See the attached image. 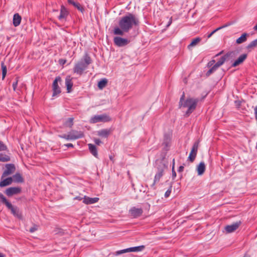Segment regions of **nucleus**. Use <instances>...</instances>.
Masks as SVG:
<instances>
[{
    "label": "nucleus",
    "mask_w": 257,
    "mask_h": 257,
    "mask_svg": "<svg viewBox=\"0 0 257 257\" xmlns=\"http://www.w3.org/2000/svg\"><path fill=\"white\" fill-rule=\"evenodd\" d=\"M66 147H73V145L72 144H71V143H69V144H66L65 145Z\"/></svg>",
    "instance_id": "3c124183"
},
{
    "label": "nucleus",
    "mask_w": 257,
    "mask_h": 257,
    "mask_svg": "<svg viewBox=\"0 0 257 257\" xmlns=\"http://www.w3.org/2000/svg\"><path fill=\"white\" fill-rule=\"evenodd\" d=\"M11 160L10 157L6 154L0 153V162H6L10 161Z\"/></svg>",
    "instance_id": "cd10ccee"
},
{
    "label": "nucleus",
    "mask_w": 257,
    "mask_h": 257,
    "mask_svg": "<svg viewBox=\"0 0 257 257\" xmlns=\"http://www.w3.org/2000/svg\"><path fill=\"white\" fill-rule=\"evenodd\" d=\"M163 172H164L163 169H159L158 172L155 175L154 182L151 185V188H153V189L155 190L156 189V188L155 187V184L156 183L160 181L161 178L163 176Z\"/></svg>",
    "instance_id": "2eb2a0df"
},
{
    "label": "nucleus",
    "mask_w": 257,
    "mask_h": 257,
    "mask_svg": "<svg viewBox=\"0 0 257 257\" xmlns=\"http://www.w3.org/2000/svg\"><path fill=\"white\" fill-rule=\"evenodd\" d=\"M68 2L69 4H72V5H73L75 7H76L78 10L80 11H82L83 10V8L82 7L80 6V5L77 3H76L75 2H74L72 0H68Z\"/></svg>",
    "instance_id": "7c9ffc66"
},
{
    "label": "nucleus",
    "mask_w": 257,
    "mask_h": 257,
    "mask_svg": "<svg viewBox=\"0 0 257 257\" xmlns=\"http://www.w3.org/2000/svg\"><path fill=\"white\" fill-rule=\"evenodd\" d=\"M210 68V69L206 73V75L207 76H210L211 74L214 72L219 68V67L215 64L212 67Z\"/></svg>",
    "instance_id": "c85d7f7f"
},
{
    "label": "nucleus",
    "mask_w": 257,
    "mask_h": 257,
    "mask_svg": "<svg viewBox=\"0 0 257 257\" xmlns=\"http://www.w3.org/2000/svg\"><path fill=\"white\" fill-rule=\"evenodd\" d=\"M198 146L199 142L197 141L194 144L192 147L191 152L188 158V160L190 161L191 162H193L196 157Z\"/></svg>",
    "instance_id": "0eeeda50"
},
{
    "label": "nucleus",
    "mask_w": 257,
    "mask_h": 257,
    "mask_svg": "<svg viewBox=\"0 0 257 257\" xmlns=\"http://www.w3.org/2000/svg\"><path fill=\"white\" fill-rule=\"evenodd\" d=\"M257 47V39L251 42L247 46L246 48L250 50Z\"/></svg>",
    "instance_id": "473e14b6"
},
{
    "label": "nucleus",
    "mask_w": 257,
    "mask_h": 257,
    "mask_svg": "<svg viewBox=\"0 0 257 257\" xmlns=\"http://www.w3.org/2000/svg\"><path fill=\"white\" fill-rule=\"evenodd\" d=\"M90 63H91L90 57L87 54H85L82 59L75 64L73 72L81 75Z\"/></svg>",
    "instance_id": "7ed1b4c3"
},
{
    "label": "nucleus",
    "mask_w": 257,
    "mask_h": 257,
    "mask_svg": "<svg viewBox=\"0 0 257 257\" xmlns=\"http://www.w3.org/2000/svg\"><path fill=\"white\" fill-rule=\"evenodd\" d=\"M143 211L142 208H138L135 207L131 208L129 210L130 215L133 218H137L140 217L143 213Z\"/></svg>",
    "instance_id": "f8f14e48"
},
{
    "label": "nucleus",
    "mask_w": 257,
    "mask_h": 257,
    "mask_svg": "<svg viewBox=\"0 0 257 257\" xmlns=\"http://www.w3.org/2000/svg\"><path fill=\"white\" fill-rule=\"evenodd\" d=\"M145 248V246L140 245L138 246L132 247L130 249L131 252H139L143 250Z\"/></svg>",
    "instance_id": "72a5a7b5"
},
{
    "label": "nucleus",
    "mask_w": 257,
    "mask_h": 257,
    "mask_svg": "<svg viewBox=\"0 0 257 257\" xmlns=\"http://www.w3.org/2000/svg\"><path fill=\"white\" fill-rule=\"evenodd\" d=\"M21 22V17L19 14H15L13 17V25L15 27L18 26Z\"/></svg>",
    "instance_id": "4be33fe9"
},
{
    "label": "nucleus",
    "mask_w": 257,
    "mask_h": 257,
    "mask_svg": "<svg viewBox=\"0 0 257 257\" xmlns=\"http://www.w3.org/2000/svg\"><path fill=\"white\" fill-rule=\"evenodd\" d=\"M131 249V247H130V248H127L125 249L126 252H131V250H130V249Z\"/></svg>",
    "instance_id": "5fc2aeb1"
},
{
    "label": "nucleus",
    "mask_w": 257,
    "mask_h": 257,
    "mask_svg": "<svg viewBox=\"0 0 257 257\" xmlns=\"http://www.w3.org/2000/svg\"><path fill=\"white\" fill-rule=\"evenodd\" d=\"M174 165H175V160H173V167H172V177L174 179L176 177V173L174 170Z\"/></svg>",
    "instance_id": "ea45409f"
},
{
    "label": "nucleus",
    "mask_w": 257,
    "mask_h": 257,
    "mask_svg": "<svg viewBox=\"0 0 257 257\" xmlns=\"http://www.w3.org/2000/svg\"><path fill=\"white\" fill-rule=\"evenodd\" d=\"M171 140V137L169 135L166 134L164 136V141L163 144L165 145V146L167 147L169 144V142Z\"/></svg>",
    "instance_id": "c9c22d12"
},
{
    "label": "nucleus",
    "mask_w": 257,
    "mask_h": 257,
    "mask_svg": "<svg viewBox=\"0 0 257 257\" xmlns=\"http://www.w3.org/2000/svg\"><path fill=\"white\" fill-rule=\"evenodd\" d=\"M99 200L97 197L90 198L86 196L83 197V202L86 204H92L96 203Z\"/></svg>",
    "instance_id": "dca6fc26"
},
{
    "label": "nucleus",
    "mask_w": 257,
    "mask_h": 257,
    "mask_svg": "<svg viewBox=\"0 0 257 257\" xmlns=\"http://www.w3.org/2000/svg\"><path fill=\"white\" fill-rule=\"evenodd\" d=\"M61 81V78L60 77H57L53 83V96H57L58 94L60 93L61 89L58 85V82Z\"/></svg>",
    "instance_id": "9d476101"
},
{
    "label": "nucleus",
    "mask_w": 257,
    "mask_h": 257,
    "mask_svg": "<svg viewBox=\"0 0 257 257\" xmlns=\"http://www.w3.org/2000/svg\"><path fill=\"white\" fill-rule=\"evenodd\" d=\"M201 41V38L199 37L193 39L191 43L188 45V48H190L191 47H194L196 46L198 43H199Z\"/></svg>",
    "instance_id": "2f4dec72"
},
{
    "label": "nucleus",
    "mask_w": 257,
    "mask_h": 257,
    "mask_svg": "<svg viewBox=\"0 0 257 257\" xmlns=\"http://www.w3.org/2000/svg\"><path fill=\"white\" fill-rule=\"evenodd\" d=\"M247 57V54H243L241 55L232 64V67H236L242 63Z\"/></svg>",
    "instance_id": "f3484780"
},
{
    "label": "nucleus",
    "mask_w": 257,
    "mask_h": 257,
    "mask_svg": "<svg viewBox=\"0 0 257 257\" xmlns=\"http://www.w3.org/2000/svg\"><path fill=\"white\" fill-rule=\"evenodd\" d=\"M124 253H126L125 249H122L120 250H118L116 252L117 254H120Z\"/></svg>",
    "instance_id": "c03bdc74"
},
{
    "label": "nucleus",
    "mask_w": 257,
    "mask_h": 257,
    "mask_svg": "<svg viewBox=\"0 0 257 257\" xmlns=\"http://www.w3.org/2000/svg\"><path fill=\"white\" fill-rule=\"evenodd\" d=\"M5 256H6V255L0 252V257H5Z\"/></svg>",
    "instance_id": "4d7b16f0"
},
{
    "label": "nucleus",
    "mask_w": 257,
    "mask_h": 257,
    "mask_svg": "<svg viewBox=\"0 0 257 257\" xmlns=\"http://www.w3.org/2000/svg\"><path fill=\"white\" fill-rule=\"evenodd\" d=\"M110 134V131L107 129H103L97 132V135L100 137L107 138Z\"/></svg>",
    "instance_id": "393cba45"
},
{
    "label": "nucleus",
    "mask_w": 257,
    "mask_h": 257,
    "mask_svg": "<svg viewBox=\"0 0 257 257\" xmlns=\"http://www.w3.org/2000/svg\"><path fill=\"white\" fill-rule=\"evenodd\" d=\"M183 170H184V166H181L179 167L178 171L179 172H182L183 171Z\"/></svg>",
    "instance_id": "de8ad7c7"
},
{
    "label": "nucleus",
    "mask_w": 257,
    "mask_h": 257,
    "mask_svg": "<svg viewBox=\"0 0 257 257\" xmlns=\"http://www.w3.org/2000/svg\"><path fill=\"white\" fill-rule=\"evenodd\" d=\"M253 29H254V30H256V31H257V25H255V26L254 27V28H253Z\"/></svg>",
    "instance_id": "bf43d9fd"
},
{
    "label": "nucleus",
    "mask_w": 257,
    "mask_h": 257,
    "mask_svg": "<svg viewBox=\"0 0 257 257\" xmlns=\"http://www.w3.org/2000/svg\"><path fill=\"white\" fill-rule=\"evenodd\" d=\"M6 170L2 174V178L8 176L15 172L16 167L13 164H8L5 165Z\"/></svg>",
    "instance_id": "6e6552de"
},
{
    "label": "nucleus",
    "mask_w": 257,
    "mask_h": 257,
    "mask_svg": "<svg viewBox=\"0 0 257 257\" xmlns=\"http://www.w3.org/2000/svg\"><path fill=\"white\" fill-rule=\"evenodd\" d=\"M230 25H231V23H228V24H225V25H223V26H221V27H219L217 28V29H216L215 30H214V31H212L210 34H209L208 35L207 38H210V37L212 36V35H213V34H214L216 32H217V31H218V30H221V29H223V28H225V27H227V26H230Z\"/></svg>",
    "instance_id": "c756f323"
},
{
    "label": "nucleus",
    "mask_w": 257,
    "mask_h": 257,
    "mask_svg": "<svg viewBox=\"0 0 257 257\" xmlns=\"http://www.w3.org/2000/svg\"><path fill=\"white\" fill-rule=\"evenodd\" d=\"M232 54H233L234 52H232L228 53L226 55L222 56L221 57V58L220 59V60L215 64L219 67L220 66H221L224 63V62L225 61L226 59L229 56H230Z\"/></svg>",
    "instance_id": "a211bd4d"
},
{
    "label": "nucleus",
    "mask_w": 257,
    "mask_h": 257,
    "mask_svg": "<svg viewBox=\"0 0 257 257\" xmlns=\"http://www.w3.org/2000/svg\"><path fill=\"white\" fill-rule=\"evenodd\" d=\"M184 98L185 93L183 92L180 98L179 106V107L187 108L185 115L188 116L196 109L197 104L199 101V99L188 97L185 100Z\"/></svg>",
    "instance_id": "f03ea898"
},
{
    "label": "nucleus",
    "mask_w": 257,
    "mask_h": 257,
    "mask_svg": "<svg viewBox=\"0 0 257 257\" xmlns=\"http://www.w3.org/2000/svg\"><path fill=\"white\" fill-rule=\"evenodd\" d=\"M89 149L91 153L95 157H97L98 154H97V151L96 149V148L95 145L89 144L88 145Z\"/></svg>",
    "instance_id": "a878e982"
},
{
    "label": "nucleus",
    "mask_w": 257,
    "mask_h": 257,
    "mask_svg": "<svg viewBox=\"0 0 257 257\" xmlns=\"http://www.w3.org/2000/svg\"><path fill=\"white\" fill-rule=\"evenodd\" d=\"M223 53V51H221L220 52H219V53L217 54L214 57H216L218 56H219L220 55H221L222 53Z\"/></svg>",
    "instance_id": "6e6d98bb"
},
{
    "label": "nucleus",
    "mask_w": 257,
    "mask_h": 257,
    "mask_svg": "<svg viewBox=\"0 0 257 257\" xmlns=\"http://www.w3.org/2000/svg\"><path fill=\"white\" fill-rule=\"evenodd\" d=\"M21 192L20 187H10L6 190V194L8 196H12L13 195L18 194Z\"/></svg>",
    "instance_id": "4468645a"
},
{
    "label": "nucleus",
    "mask_w": 257,
    "mask_h": 257,
    "mask_svg": "<svg viewBox=\"0 0 257 257\" xmlns=\"http://www.w3.org/2000/svg\"><path fill=\"white\" fill-rule=\"evenodd\" d=\"M12 177H8L0 182V187H3L11 185L13 182Z\"/></svg>",
    "instance_id": "412c9836"
},
{
    "label": "nucleus",
    "mask_w": 257,
    "mask_h": 257,
    "mask_svg": "<svg viewBox=\"0 0 257 257\" xmlns=\"http://www.w3.org/2000/svg\"><path fill=\"white\" fill-rule=\"evenodd\" d=\"M241 223V222L240 221H237L231 225H226L224 229L227 233L233 232L239 227Z\"/></svg>",
    "instance_id": "1a4fd4ad"
},
{
    "label": "nucleus",
    "mask_w": 257,
    "mask_h": 257,
    "mask_svg": "<svg viewBox=\"0 0 257 257\" xmlns=\"http://www.w3.org/2000/svg\"><path fill=\"white\" fill-rule=\"evenodd\" d=\"M12 178L13 181L16 183H23L24 182V179L21 174L19 173H17L14 175Z\"/></svg>",
    "instance_id": "5701e85b"
},
{
    "label": "nucleus",
    "mask_w": 257,
    "mask_h": 257,
    "mask_svg": "<svg viewBox=\"0 0 257 257\" xmlns=\"http://www.w3.org/2000/svg\"><path fill=\"white\" fill-rule=\"evenodd\" d=\"M243 257H250V256L248 254H245L243 256Z\"/></svg>",
    "instance_id": "13d9d810"
},
{
    "label": "nucleus",
    "mask_w": 257,
    "mask_h": 257,
    "mask_svg": "<svg viewBox=\"0 0 257 257\" xmlns=\"http://www.w3.org/2000/svg\"><path fill=\"white\" fill-rule=\"evenodd\" d=\"M171 191H172V186H170L169 189H168V190L165 192V197L166 198L168 197L170 195Z\"/></svg>",
    "instance_id": "a19ab883"
},
{
    "label": "nucleus",
    "mask_w": 257,
    "mask_h": 257,
    "mask_svg": "<svg viewBox=\"0 0 257 257\" xmlns=\"http://www.w3.org/2000/svg\"><path fill=\"white\" fill-rule=\"evenodd\" d=\"M215 60H212L211 61H209L208 64H207V67H212L215 64Z\"/></svg>",
    "instance_id": "79ce46f5"
},
{
    "label": "nucleus",
    "mask_w": 257,
    "mask_h": 257,
    "mask_svg": "<svg viewBox=\"0 0 257 257\" xmlns=\"http://www.w3.org/2000/svg\"><path fill=\"white\" fill-rule=\"evenodd\" d=\"M0 201H1L3 203L5 204L6 206L9 204V202L7 200L6 197L4 196L3 194L0 193Z\"/></svg>",
    "instance_id": "4c0bfd02"
},
{
    "label": "nucleus",
    "mask_w": 257,
    "mask_h": 257,
    "mask_svg": "<svg viewBox=\"0 0 257 257\" xmlns=\"http://www.w3.org/2000/svg\"><path fill=\"white\" fill-rule=\"evenodd\" d=\"M2 79H4L7 74V67L4 65V63H2Z\"/></svg>",
    "instance_id": "e433bc0d"
},
{
    "label": "nucleus",
    "mask_w": 257,
    "mask_h": 257,
    "mask_svg": "<svg viewBox=\"0 0 257 257\" xmlns=\"http://www.w3.org/2000/svg\"><path fill=\"white\" fill-rule=\"evenodd\" d=\"M107 83V80L106 79H103L99 81L98 83L97 86L100 89H102L104 88Z\"/></svg>",
    "instance_id": "bb28decb"
},
{
    "label": "nucleus",
    "mask_w": 257,
    "mask_h": 257,
    "mask_svg": "<svg viewBox=\"0 0 257 257\" xmlns=\"http://www.w3.org/2000/svg\"><path fill=\"white\" fill-rule=\"evenodd\" d=\"M139 20L135 15L127 13L121 17L118 21V27L114 28L113 33L115 35L123 36L124 33L128 32L134 27L139 25Z\"/></svg>",
    "instance_id": "f257e3e1"
},
{
    "label": "nucleus",
    "mask_w": 257,
    "mask_h": 257,
    "mask_svg": "<svg viewBox=\"0 0 257 257\" xmlns=\"http://www.w3.org/2000/svg\"><path fill=\"white\" fill-rule=\"evenodd\" d=\"M248 36V34L247 33H244L242 34V35L236 40V43L238 44H240L245 42Z\"/></svg>",
    "instance_id": "b1692460"
},
{
    "label": "nucleus",
    "mask_w": 257,
    "mask_h": 257,
    "mask_svg": "<svg viewBox=\"0 0 257 257\" xmlns=\"http://www.w3.org/2000/svg\"><path fill=\"white\" fill-rule=\"evenodd\" d=\"M254 114H255V117L256 120H257V106H256L254 108Z\"/></svg>",
    "instance_id": "8fccbe9b"
},
{
    "label": "nucleus",
    "mask_w": 257,
    "mask_h": 257,
    "mask_svg": "<svg viewBox=\"0 0 257 257\" xmlns=\"http://www.w3.org/2000/svg\"><path fill=\"white\" fill-rule=\"evenodd\" d=\"M69 15L67 9L63 5L61 6L60 14L58 17L59 20L61 21H65L67 17Z\"/></svg>",
    "instance_id": "ddd939ff"
},
{
    "label": "nucleus",
    "mask_w": 257,
    "mask_h": 257,
    "mask_svg": "<svg viewBox=\"0 0 257 257\" xmlns=\"http://www.w3.org/2000/svg\"><path fill=\"white\" fill-rule=\"evenodd\" d=\"M113 42L114 44L118 47L125 46L130 43V41L127 39L118 36L113 38Z\"/></svg>",
    "instance_id": "423d86ee"
},
{
    "label": "nucleus",
    "mask_w": 257,
    "mask_h": 257,
    "mask_svg": "<svg viewBox=\"0 0 257 257\" xmlns=\"http://www.w3.org/2000/svg\"><path fill=\"white\" fill-rule=\"evenodd\" d=\"M18 82L17 81H16L13 83V87L14 90H16Z\"/></svg>",
    "instance_id": "49530a36"
},
{
    "label": "nucleus",
    "mask_w": 257,
    "mask_h": 257,
    "mask_svg": "<svg viewBox=\"0 0 257 257\" xmlns=\"http://www.w3.org/2000/svg\"><path fill=\"white\" fill-rule=\"evenodd\" d=\"M83 200V197H81V196H76L74 198V200Z\"/></svg>",
    "instance_id": "a18cd8bd"
},
{
    "label": "nucleus",
    "mask_w": 257,
    "mask_h": 257,
    "mask_svg": "<svg viewBox=\"0 0 257 257\" xmlns=\"http://www.w3.org/2000/svg\"><path fill=\"white\" fill-rule=\"evenodd\" d=\"M110 120V118L106 114L96 115L92 117L90 119V122L95 123L98 122H108Z\"/></svg>",
    "instance_id": "39448f33"
},
{
    "label": "nucleus",
    "mask_w": 257,
    "mask_h": 257,
    "mask_svg": "<svg viewBox=\"0 0 257 257\" xmlns=\"http://www.w3.org/2000/svg\"><path fill=\"white\" fill-rule=\"evenodd\" d=\"M84 134L81 131H77L76 130H72L67 134H64L60 136V137L63 138L66 140H75L83 138Z\"/></svg>",
    "instance_id": "20e7f679"
},
{
    "label": "nucleus",
    "mask_w": 257,
    "mask_h": 257,
    "mask_svg": "<svg viewBox=\"0 0 257 257\" xmlns=\"http://www.w3.org/2000/svg\"><path fill=\"white\" fill-rule=\"evenodd\" d=\"M37 228L36 227H32L30 229V231L31 232H34L35 231H36L37 230Z\"/></svg>",
    "instance_id": "09e8293b"
},
{
    "label": "nucleus",
    "mask_w": 257,
    "mask_h": 257,
    "mask_svg": "<svg viewBox=\"0 0 257 257\" xmlns=\"http://www.w3.org/2000/svg\"><path fill=\"white\" fill-rule=\"evenodd\" d=\"M171 23H172V18H171L170 19V20H169V21L168 22V24L167 25V27H169L171 24Z\"/></svg>",
    "instance_id": "864d4df0"
},
{
    "label": "nucleus",
    "mask_w": 257,
    "mask_h": 257,
    "mask_svg": "<svg viewBox=\"0 0 257 257\" xmlns=\"http://www.w3.org/2000/svg\"><path fill=\"white\" fill-rule=\"evenodd\" d=\"M9 209H10L12 212V213L16 217L19 219H22V215L21 212L19 211V209L17 207L13 206L11 203H9L6 206Z\"/></svg>",
    "instance_id": "9b49d317"
},
{
    "label": "nucleus",
    "mask_w": 257,
    "mask_h": 257,
    "mask_svg": "<svg viewBox=\"0 0 257 257\" xmlns=\"http://www.w3.org/2000/svg\"><path fill=\"white\" fill-rule=\"evenodd\" d=\"M94 142L97 145H99L102 143L101 141L99 139H95L94 140Z\"/></svg>",
    "instance_id": "37998d69"
},
{
    "label": "nucleus",
    "mask_w": 257,
    "mask_h": 257,
    "mask_svg": "<svg viewBox=\"0 0 257 257\" xmlns=\"http://www.w3.org/2000/svg\"><path fill=\"white\" fill-rule=\"evenodd\" d=\"M65 84L67 87V90L68 92L71 91V88L73 86V83L72 82V78L70 76H67L65 79Z\"/></svg>",
    "instance_id": "aec40b11"
},
{
    "label": "nucleus",
    "mask_w": 257,
    "mask_h": 257,
    "mask_svg": "<svg viewBox=\"0 0 257 257\" xmlns=\"http://www.w3.org/2000/svg\"><path fill=\"white\" fill-rule=\"evenodd\" d=\"M196 170L198 175H202L205 170V165L204 162H200L197 166Z\"/></svg>",
    "instance_id": "6ab92c4d"
},
{
    "label": "nucleus",
    "mask_w": 257,
    "mask_h": 257,
    "mask_svg": "<svg viewBox=\"0 0 257 257\" xmlns=\"http://www.w3.org/2000/svg\"><path fill=\"white\" fill-rule=\"evenodd\" d=\"M171 23H172V18H171L170 19V20H169V21L168 22V24L167 25V27H169L171 24Z\"/></svg>",
    "instance_id": "603ef678"
},
{
    "label": "nucleus",
    "mask_w": 257,
    "mask_h": 257,
    "mask_svg": "<svg viewBox=\"0 0 257 257\" xmlns=\"http://www.w3.org/2000/svg\"><path fill=\"white\" fill-rule=\"evenodd\" d=\"M54 12H58V11L57 10H53Z\"/></svg>",
    "instance_id": "052dcab7"
},
{
    "label": "nucleus",
    "mask_w": 257,
    "mask_h": 257,
    "mask_svg": "<svg viewBox=\"0 0 257 257\" xmlns=\"http://www.w3.org/2000/svg\"><path fill=\"white\" fill-rule=\"evenodd\" d=\"M73 118H68L64 123V125L66 126H68L69 127H71L73 124Z\"/></svg>",
    "instance_id": "f704fd0d"
},
{
    "label": "nucleus",
    "mask_w": 257,
    "mask_h": 257,
    "mask_svg": "<svg viewBox=\"0 0 257 257\" xmlns=\"http://www.w3.org/2000/svg\"><path fill=\"white\" fill-rule=\"evenodd\" d=\"M7 147L3 142L0 141V152L7 150Z\"/></svg>",
    "instance_id": "58836bf2"
}]
</instances>
